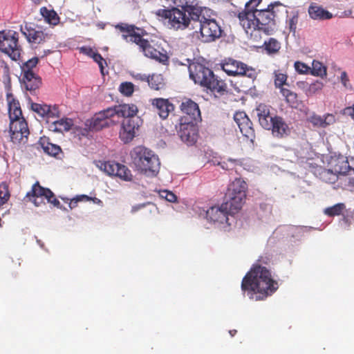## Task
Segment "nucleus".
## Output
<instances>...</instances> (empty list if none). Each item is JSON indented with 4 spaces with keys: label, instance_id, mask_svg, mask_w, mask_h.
<instances>
[{
    "label": "nucleus",
    "instance_id": "6e6d98bb",
    "mask_svg": "<svg viewBox=\"0 0 354 354\" xmlns=\"http://www.w3.org/2000/svg\"><path fill=\"white\" fill-rule=\"evenodd\" d=\"M347 110L349 111V114L351 116L352 119L354 120V106L353 108H348Z\"/></svg>",
    "mask_w": 354,
    "mask_h": 354
},
{
    "label": "nucleus",
    "instance_id": "6e6552de",
    "mask_svg": "<svg viewBox=\"0 0 354 354\" xmlns=\"http://www.w3.org/2000/svg\"><path fill=\"white\" fill-rule=\"evenodd\" d=\"M156 15L162 20L166 21L167 26L176 30H183L189 29L193 30L194 23L196 19H193L191 15L180 10L178 7H172L169 9H159Z\"/></svg>",
    "mask_w": 354,
    "mask_h": 354
},
{
    "label": "nucleus",
    "instance_id": "aec40b11",
    "mask_svg": "<svg viewBox=\"0 0 354 354\" xmlns=\"http://www.w3.org/2000/svg\"><path fill=\"white\" fill-rule=\"evenodd\" d=\"M136 125L133 119H125L122 122L119 138L124 144L131 142L136 136Z\"/></svg>",
    "mask_w": 354,
    "mask_h": 354
},
{
    "label": "nucleus",
    "instance_id": "ddd939ff",
    "mask_svg": "<svg viewBox=\"0 0 354 354\" xmlns=\"http://www.w3.org/2000/svg\"><path fill=\"white\" fill-rule=\"evenodd\" d=\"M29 130L24 118L10 120V136L15 144L25 143L27 141Z\"/></svg>",
    "mask_w": 354,
    "mask_h": 354
},
{
    "label": "nucleus",
    "instance_id": "a878e982",
    "mask_svg": "<svg viewBox=\"0 0 354 354\" xmlns=\"http://www.w3.org/2000/svg\"><path fill=\"white\" fill-rule=\"evenodd\" d=\"M308 120L315 127L326 128L335 122V117L330 113H327L323 117L313 114Z\"/></svg>",
    "mask_w": 354,
    "mask_h": 354
},
{
    "label": "nucleus",
    "instance_id": "2f4dec72",
    "mask_svg": "<svg viewBox=\"0 0 354 354\" xmlns=\"http://www.w3.org/2000/svg\"><path fill=\"white\" fill-rule=\"evenodd\" d=\"M280 93L283 97L286 102L292 109H298L301 104V100H299L297 94L288 88H281Z\"/></svg>",
    "mask_w": 354,
    "mask_h": 354
},
{
    "label": "nucleus",
    "instance_id": "2eb2a0df",
    "mask_svg": "<svg viewBox=\"0 0 354 354\" xmlns=\"http://www.w3.org/2000/svg\"><path fill=\"white\" fill-rule=\"evenodd\" d=\"M328 165L330 168L327 170V173H333L335 175H346L353 169L347 158L342 155L332 156Z\"/></svg>",
    "mask_w": 354,
    "mask_h": 354
},
{
    "label": "nucleus",
    "instance_id": "a211bd4d",
    "mask_svg": "<svg viewBox=\"0 0 354 354\" xmlns=\"http://www.w3.org/2000/svg\"><path fill=\"white\" fill-rule=\"evenodd\" d=\"M111 122V110L109 108L96 113L94 117L87 121L86 126L95 131L102 129L107 127Z\"/></svg>",
    "mask_w": 354,
    "mask_h": 354
},
{
    "label": "nucleus",
    "instance_id": "423d86ee",
    "mask_svg": "<svg viewBox=\"0 0 354 354\" xmlns=\"http://www.w3.org/2000/svg\"><path fill=\"white\" fill-rule=\"evenodd\" d=\"M190 78L214 95H223L227 92V85L224 80L216 76L214 72L205 65L193 62L189 66Z\"/></svg>",
    "mask_w": 354,
    "mask_h": 354
},
{
    "label": "nucleus",
    "instance_id": "5fc2aeb1",
    "mask_svg": "<svg viewBox=\"0 0 354 354\" xmlns=\"http://www.w3.org/2000/svg\"><path fill=\"white\" fill-rule=\"evenodd\" d=\"M228 161L234 163L235 165H241V164H242L241 160L229 158Z\"/></svg>",
    "mask_w": 354,
    "mask_h": 354
},
{
    "label": "nucleus",
    "instance_id": "7c9ffc66",
    "mask_svg": "<svg viewBox=\"0 0 354 354\" xmlns=\"http://www.w3.org/2000/svg\"><path fill=\"white\" fill-rule=\"evenodd\" d=\"M115 175L125 181H131L133 178L131 170L126 166L120 163H112V176Z\"/></svg>",
    "mask_w": 354,
    "mask_h": 354
},
{
    "label": "nucleus",
    "instance_id": "dca6fc26",
    "mask_svg": "<svg viewBox=\"0 0 354 354\" xmlns=\"http://www.w3.org/2000/svg\"><path fill=\"white\" fill-rule=\"evenodd\" d=\"M31 109L39 116L46 120L55 119L59 117V111L56 106H49L46 104H38L31 102Z\"/></svg>",
    "mask_w": 354,
    "mask_h": 354
},
{
    "label": "nucleus",
    "instance_id": "72a5a7b5",
    "mask_svg": "<svg viewBox=\"0 0 354 354\" xmlns=\"http://www.w3.org/2000/svg\"><path fill=\"white\" fill-rule=\"evenodd\" d=\"M142 80H146L149 86L156 91L162 89L165 86L163 77L160 74H153L151 76L145 77Z\"/></svg>",
    "mask_w": 354,
    "mask_h": 354
},
{
    "label": "nucleus",
    "instance_id": "864d4df0",
    "mask_svg": "<svg viewBox=\"0 0 354 354\" xmlns=\"http://www.w3.org/2000/svg\"><path fill=\"white\" fill-rule=\"evenodd\" d=\"M297 21V19L294 17L290 20L289 24H290V28L291 30H295Z\"/></svg>",
    "mask_w": 354,
    "mask_h": 354
},
{
    "label": "nucleus",
    "instance_id": "a19ab883",
    "mask_svg": "<svg viewBox=\"0 0 354 354\" xmlns=\"http://www.w3.org/2000/svg\"><path fill=\"white\" fill-rule=\"evenodd\" d=\"M45 39V34L41 30H31L28 35V39L29 41L39 44Z\"/></svg>",
    "mask_w": 354,
    "mask_h": 354
},
{
    "label": "nucleus",
    "instance_id": "f3484780",
    "mask_svg": "<svg viewBox=\"0 0 354 354\" xmlns=\"http://www.w3.org/2000/svg\"><path fill=\"white\" fill-rule=\"evenodd\" d=\"M180 109L183 113L185 115L183 117H187V120L197 122L201 120L198 105L191 99H186L183 101L180 106Z\"/></svg>",
    "mask_w": 354,
    "mask_h": 354
},
{
    "label": "nucleus",
    "instance_id": "473e14b6",
    "mask_svg": "<svg viewBox=\"0 0 354 354\" xmlns=\"http://www.w3.org/2000/svg\"><path fill=\"white\" fill-rule=\"evenodd\" d=\"M39 145L45 153L52 156H57L61 151L59 146L50 142L48 139L45 137L40 138Z\"/></svg>",
    "mask_w": 354,
    "mask_h": 354
},
{
    "label": "nucleus",
    "instance_id": "4be33fe9",
    "mask_svg": "<svg viewBox=\"0 0 354 354\" xmlns=\"http://www.w3.org/2000/svg\"><path fill=\"white\" fill-rule=\"evenodd\" d=\"M47 124L50 131L57 133H63L71 129L73 126V121L71 118H62L58 120L49 119Z\"/></svg>",
    "mask_w": 354,
    "mask_h": 354
},
{
    "label": "nucleus",
    "instance_id": "3c124183",
    "mask_svg": "<svg viewBox=\"0 0 354 354\" xmlns=\"http://www.w3.org/2000/svg\"><path fill=\"white\" fill-rule=\"evenodd\" d=\"M77 198H78V197H77V196H76L75 197H74L73 198H72V199L70 201L68 205H69V207H70L71 209H73V208L76 207H77V203H78L79 202H80V201H79V199H77Z\"/></svg>",
    "mask_w": 354,
    "mask_h": 354
},
{
    "label": "nucleus",
    "instance_id": "cd10ccee",
    "mask_svg": "<svg viewBox=\"0 0 354 354\" xmlns=\"http://www.w3.org/2000/svg\"><path fill=\"white\" fill-rule=\"evenodd\" d=\"M79 50L81 53L93 58L98 64L102 75H105L104 64L106 65V62L94 48L85 46L79 48Z\"/></svg>",
    "mask_w": 354,
    "mask_h": 354
},
{
    "label": "nucleus",
    "instance_id": "f257e3e1",
    "mask_svg": "<svg viewBox=\"0 0 354 354\" xmlns=\"http://www.w3.org/2000/svg\"><path fill=\"white\" fill-rule=\"evenodd\" d=\"M269 262L268 257H261L243 277L241 290L248 292L250 299L263 300L278 289V282L272 278L270 270L263 266Z\"/></svg>",
    "mask_w": 354,
    "mask_h": 354
},
{
    "label": "nucleus",
    "instance_id": "37998d69",
    "mask_svg": "<svg viewBox=\"0 0 354 354\" xmlns=\"http://www.w3.org/2000/svg\"><path fill=\"white\" fill-rule=\"evenodd\" d=\"M324 87V84L321 81H315L310 84L306 91L308 95H312L320 91Z\"/></svg>",
    "mask_w": 354,
    "mask_h": 354
},
{
    "label": "nucleus",
    "instance_id": "20e7f679",
    "mask_svg": "<svg viewBox=\"0 0 354 354\" xmlns=\"http://www.w3.org/2000/svg\"><path fill=\"white\" fill-rule=\"evenodd\" d=\"M116 30L121 33L122 37L127 42L136 44L145 56L166 65L169 62V56L163 48H156L145 36L148 35L144 28L133 24L120 23L115 26Z\"/></svg>",
    "mask_w": 354,
    "mask_h": 354
},
{
    "label": "nucleus",
    "instance_id": "13d9d810",
    "mask_svg": "<svg viewBox=\"0 0 354 354\" xmlns=\"http://www.w3.org/2000/svg\"><path fill=\"white\" fill-rule=\"evenodd\" d=\"M236 333H237L236 330H230L229 331V333L230 334V335L232 337H234L236 334Z\"/></svg>",
    "mask_w": 354,
    "mask_h": 354
},
{
    "label": "nucleus",
    "instance_id": "de8ad7c7",
    "mask_svg": "<svg viewBox=\"0 0 354 354\" xmlns=\"http://www.w3.org/2000/svg\"><path fill=\"white\" fill-rule=\"evenodd\" d=\"M160 195L162 198H165L169 202L174 203L177 200V196L176 194L168 190L161 191Z\"/></svg>",
    "mask_w": 354,
    "mask_h": 354
},
{
    "label": "nucleus",
    "instance_id": "9b49d317",
    "mask_svg": "<svg viewBox=\"0 0 354 354\" xmlns=\"http://www.w3.org/2000/svg\"><path fill=\"white\" fill-rule=\"evenodd\" d=\"M179 121L177 132L180 139L189 145H194L198 136L197 122H192L187 117H181Z\"/></svg>",
    "mask_w": 354,
    "mask_h": 354
},
{
    "label": "nucleus",
    "instance_id": "ea45409f",
    "mask_svg": "<svg viewBox=\"0 0 354 354\" xmlns=\"http://www.w3.org/2000/svg\"><path fill=\"white\" fill-rule=\"evenodd\" d=\"M118 91L122 95L131 97L134 92V84L130 82H122L118 87Z\"/></svg>",
    "mask_w": 354,
    "mask_h": 354
},
{
    "label": "nucleus",
    "instance_id": "4d7b16f0",
    "mask_svg": "<svg viewBox=\"0 0 354 354\" xmlns=\"http://www.w3.org/2000/svg\"><path fill=\"white\" fill-rule=\"evenodd\" d=\"M91 201L95 204H98V205L102 204V201L97 198H92Z\"/></svg>",
    "mask_w": 354,
    "mask_h": 354
},
{
    "label": "nucleus",
    "instance_id": "1a4fd4ad",
    "mask_svg": "<svg viewBox=\"0 0 354 354\" xmlns=\"http://www.w3.org/2000/svg\"><path fill=\"white\" fill-rule=\"evenodd\" d=\"M221 66L222 70L229 76L246 77L254 80L258 75L254 68L232 57L225 58L221 62Z\"/></svg>",
    "mask_w": 354,
    "mask_h": 354
},
{
    "label": "nucleus",
    "instance_id": "79ce46f5",
    "mask_svg": "<svg viewBox=\"0 0 354 354\" xmlns=\"http://www.w3.org/2000/svg\"><path fill=\"white\" fill-rule=\"evenodd\" d=\"M38 58L37 57H33L32 59H30L27 62L23 64L21 66V71L22 74L25 73H35L33 71V68L36 66V65L38 63Z\"/></svg>",
    "mask_w": 354,
    "mask_h": 354
},
{
    "label": "nucleus",
    "instance_id": "603ef678",
    "mask_svg": "<svg viewBox=\"0 0 354 354\" xmlns=\"http://www.w3.org/2000/svg\"><path fill=\"white\" fill-rule=\"evenodd\" d=\"M79 201L80 202L82 201H91L92 198L87 196V195H84V194H82V195H78L77 196Z\"/></svg>",
    "mask_w": 354,
    "mask_h": 354
},
{
    "label": "nucleus",
    "instance_id": "e2e57ef3",
    "mask_svg": "<svg viewBox=\"0 0 354 354\" xmlns=\"http://www.w3.org/2000/svg\"><path fill=\"white\" fill-rule=\"evenodd\" d=\"M37 242H38V243L40 245V246H41V247H42V246H43V245L40 243V241H38Z\"/></svg>",
    "mask_w": 354,
    "mask_h": 354
},
{
    "label": "nucleus",
    "instance_id": "680f3d73",
    "mask_svg": "<svg viewBox=\"0 0 354 354\" xmlns=\"http://www.w3.org/2000/svg\"><path fill=\"white\" fill-rule=\"evenodd\" d=\"M225 164V162H223V165H222V168L225 169V167H224V165Z\"/></svg>",
    "mask_w": 354,
    "mask_h": 354
},
{
    "label": "nucleus",
    "instance_id": "c85d7f7f",
    "mask_svg": "<svg viewBox=\"0 0 354 354\" xmlns=\"http://www.w3.org/2000/svg\"><path fill=\"white\" fill-rule=\"evenodd\" d=\"M308 14L315 20H325L331 19L332 13L317 4H311L308 8Z\"/></svg>",
    "mask_w": 354,
    "mask_h": 354
},
{
    "label": "nucleus",
    "instance_id": "7ed1b4c3",
    "mask_svg": "<svg viewBox=\"0 0 354 354\" xmlns=\"http://www.w3.org/2000/svg\"><path fill=\"white\" fill-rule=\"evenodd\" d=\"M248 191L247 183L241 178H236L227 187L224 202L218 206H213L206 212V218L213 223H228V216L238 213L243 207Z\"/></svg>",
    "mask_w": 354,
    "mask_h": 354
},
{
    "label": "nucleus",
    "instance_id": "f03ea898",
    "mask_svg": "<svg viewBox=\"0 0 354 354\" xmlns=\"http://www.w3.org/2000/svg\"><path fill=\"white\" fill-rule=\"evenodd\" d=\"M284 11L283 5L276 1L269 4L266 9L254 12H240L237 17L247 35L252 37L257 31L268 35H272L276 29L277 21Z\"/></svg>",
    "mask_w": 354,
    "mask_h": 354
},
{
    "label": "nucleus",
    "instance_id": "58836bf2",
    "mask_svg": "<svg viewBox=\"0 0 354 354\" xmlns=\"http://www.w3.org/2000/svg\"><path fill=\"white\" fill-rule=\"evenodd\" d=\"M274 85L276 88H278L281 91V88H286L285 86H288L287 83L288 76L285 73H281L279 71H275L274 72Z\"/></svg>",
    "mask_w": 354,
    "mask_h": 354
},
{
    "label": "nucleus",
    "instance_id": "393cba45",
    "mask_svg": "<svg viewBox=\"0 0 354 354\" xmlns=\"http://www.w3.org/2000/svg\"><path fill=\"white\" fill-rule=\"evenodd\" d=\"M138 111V107L133 104H122L112 108V111H113L115 115L127 119H133L137 114Z\"/></svg>",
    "mask_w": 354,
    "mask_h": 354
},
{
    "label": "nucleus",
    "instance_id": "09e8293b",
    "mask_svg": "<svg viewBox=\"0 0 354 354\" xmlns=\"http://www.w3.org/2000/svg\"><path fill=\"white\" fill-rule=\"evenodd\" d=\"M339 79L344 88L350 90L352 89V85L350 83L348 74L346 71H342L341 73Z\"/></svg>",
    "mask_w": 354,
    "mask_h": 354
},
{
    "label": "nucleus",
    "instance_id": "a18cd8bd",
    "mask_svg": "<svg viewBox=\"0 0 354 354\" xmlns=\"http://www.w3.org/2000/svg\"><path fill=\"white\" fill-rule=\"evenodd\" d=\"M261 0H250L245 3V9L242 12H254L259 10L256 8L259 5Z\"/></svg>",
    "mask_w": 354,
    "mask_h": 354
},
{
    "label": "nucleus",
    "instance_id": "bf43d9fd",
    "mask_svg": "<svg viewBox=\"0 0 354 354\" xmlns=\"http://www.w3.org/2000/svg\"><path fill=\"white\" fill-rule=\"evenodd\" d=\"M348 184L354 187V178H350L348 180Z\"/></svg>",
    "mask_w": 354,
    "mask_h": 354
},
{
    "label": "nucleus",
    "instance_id": "49530a36",
    "mask_svg": "<svg viewBox=\"0 0 354 354\" xmlns=\"http://www.w3.org/2000/svg\"><path fill=\"white\" fill-rule=\"evenodd\" d=\"M95 165L108 176H111V163L109 162L96 161Z\"/></svg>",
    "mask_w": 354,
    "mask_h": 354
},
{
    "label": "nucleus",
    "instance_id": "6ab92c4d",
    "mask_svg": "<svg viewBox=\"0 0 354 354\" xmlns=\"http://www.w3.org/2000/svg\"><path fill=\"white\" fill-rule=\"evenodd\" d=\"M178 3L180 10L191 15L192 19H198L199 16L208 9L198 6L196 0H178Z\"/></svg>",
    "mask_w": 354,
    "mask_h": 354
},
{
    "label": "nucleus",
    "instance_id": "f8f14e48",
    "mask_svg": "<svg viewBox=\"0 0 354 354\" xmlns=\"http://www.w3.org/2000/svg\"><path fill=\"white\" fill-rule=\"evenodd\" d=\"M35 206H40L45 203V200L57 207H59L60 203L54 196L53 193L49 189L41 187L39 183H35L32 188L31 193L26 195Z\"/></svg>",
    "mask_w": 354,
    "mask_h": 354
},
{
    "label": "nucleus",
    "instance_id": "c03bdc74",
    "mask_svg": "<svg viewBox=\"0 0 354 354\" xmlns=\"http://www.w3.org/2000/svg\"><path fill=\"white\" fill-rule=\"evenodd\" d=\"M294 66L296 71L299 74H307L310 70V68L308 66L299 61L295 62Z\"/></svg>",
    "mask_w": 354,
    "mask_h": 354
},
{
    "label": "nucleus",
    "instance_id": "4c0bfd02",
    "mask_svg": "<svg viewBox=\"0 0 354 354\" xmlns=\"http://www.w3.org/2000/svg\"><path fill=\"white\" fill-rule=\"evenodd\" d=\"M311 74L315 76L326 77V67L324 64L317 60H313L312 63V68H310Z\"/></svg>",
    "mask_w": 354,
    "mask_h": 354
},
{
    "label": "nucleus",
    "instance_id": "9d476101",
    "mask_svg": "<svg viewBox=\"0 0 354 354\" xmlns=\"http://www.w3.org/2000/svg\"><path fill=\"white\" fill-rule=\"evenodd\" d=\"M18 33L14 30L0 31V50L8 55L12 60H17L21 49L17 44Z\"/></svg>",
    "mask_w": 354,
    "mask_h": 354
},
{
    "label": "nucleus",
    "instance_id": "0eeeda50",
    "mask_svg": "<svg viewBox=\"0 0 354 354\" xmlns=\"http://www.w3.org/2000/svg\"><path fill=\"white\" fill-rule=\"evenodd\" d=\"M207 9L196 19L192 32L189 34L191 41L197 43L201 41L209 43L215 41L221 36L222 29L216 21L211 18Z\"/></svg>",
    "mask_w": 354,
    "mask_h": 354
},
{
    "label": "nucleus",
    "instance_id": "bb28decb",
    "mask_svg": "<svg viewBox=\"0 0 354 354\" xmlns=\"http://www.w3.org/2000/svg\"><path fill=\"white\" fill-rule=\"evenodd\" d=\"M7 102L10 120L23 118L19 102L14 98L12 94H7Z\"/></svg>",
    "mask_w": 354,
    "mask_h": 354
},
{
    "label": "nucleus",
    "instance_id": "5701e85b",
    "mask_svg": "<svg viewBox=\"0 0 354 354\" xmlns=\"http://www.w3.org/2000/svg\"><path fill=\"white\" fill-rule=\"evenodd\" d=\"M256 111L260 125L263 129L270 130L274 118L270 115V106L261 103L257 106Z\"/></svg>",
    "mask_w": 354,
    "mask_h": 354
},
{
    "label": "nucleus",
    "instance_id": "8fccbe9b",
    "mask_svg": "<svg viewBox=\"0 0 354 354\" xmlns=\"http://www.w3.org/2000/svg\"><path fill=\"white\" fill-rule=\"evenodd\" d=\"M352 217H349L348 216L343 215V217L341 219L342 224L344 225L345 228L348 229L352 223Z\"/></svg>",
    "mask_w": 354,
    "mask_h": 354
},
{
    "label": "nucleus",
    "instance_id": "b1692460",
    "mask_svg": "<svg viewBox=\"0 0 354 354\" xmlns=\"http://www.w3.org/2000/svg\"><path fill=\"white\" fill-rule=\"evenodd\" d=\"M152 105L156 109L158 114L162 119H166L169 113L174 109V105L168 100L163 98L153 100Z\"/></svg>",
    "mask_w": 354,
    "mask_h": 354
},
{
    "label": "nucleus",
    "instance_id": "4468645a",
    "mask_svg": "<svg viewBox=\"0 0 354 354\" xmlns=\"http://www.w3.org/2000/svg\"><path fill=\"white\" fill-rule=\"evenodd\" d=\"M234 120L238 125L242 135L251 142L255 138L254 129L252 122L250 121L245 112H236L234 115Z\"/></svg>",
    "mask_w": 354,
    "mask_h": 354
},
{
    "label": "nucleus",
    "instance_id": "c756f323",
    "mask_svg": "<svg viewBox=\"0 0 354 354\" xmlns=\"http://www.w3.org/2000/svg\"><path fill=\"white\" fill-rule=\"evenodd\" d=\"M21 82L26 89L30 91H35L41 84L40 79L35 73L22 74Z\"/></svg>",
    "mask_w": 354,
    "mask_h": 354
},
{
    "label": "nucleus",
    "instance_id": "052dcab7",
    "mask_svg": "<svg viewBox=\"0 0 354 354\" xmlns=\"http://www.w3.org/2000/svg\"><path fill=\"white\" fill-rule=\"evenodd\" d=\"M97 26H98L99 27H100L101 28H104V24H97Z\"/></svg>",
    "mask_w": 354,
    "mask_h": 354
},
{
    "label": "nucleus",
    "instance_id": "39448f33",
    "mask_svg": "<svg viewBox=\"0 0 354 354\" xmlns=\"http://www.w3.org/2000/svg\"><path fill=\"white\" fill-rule=\"evenodd\" d=\"M130 164L138 173L156 176L160 170V159L152 150L143 146L134 147L129 151Z\"/></svg>",
    "mask_w": 354,
    "mask_h": 354
},
{
    "label": "nucleus",
    "instance_id": "c9c22d12",
    "mask_svg": "<svg viewBox=\"0 0 354 354\" xmlns=\"http://www.w3.org/2000/svg\"><path fill=\"white\" fill-rule=\"evenodd\" d=\"M346 209V205L344 203H337L331 207H326L324 209V213L325 215L333 217L335 216L343 215V212Z\"/></svg>",
    "mask_w": 354,
    "mask_h": 354
},
{
    "label": "nucleus",
    "instance_id": "f704fd0d",
    "mask_svg": "<svg viewBox=\"0 0 354 354\" xmlns=\"http://www.w3.org/2000/svg\"><path fill=\"white\" fill-rule=\"evenodd\" d=\"M40 13L48 24L55 26L59 23V18L53 10L42 7Z\"/></svg>",
    "mask_w": 354,
    "mask_h": 354
},
{
    "label": "nucleus",
    "instance_id": "e433bc0d",
    "mask_svg": "<svg viewBox=\"0 0 354 354\" xmlns=\"http://www.w3.org/2000/svg\"><path fill=\"white\" fill-rule=\"evenodd\" d=\"M265 50L268 54L277 53L281 48L280 42L274 38H270L263 44Z\"/></svg>",
    "mask_w": 354,
    "mask_h": 354
},
{
    "label": "nucleus",
    "instance_id": "412c9836",
    "mask_svg": "<svg viewBox=\"0 0 354 354\" xmlns=\"http://www.w3.org/2000/svg\"><path fill=\"white\" fill-rule=\"evenodd\" d=\"M270 130H272L274 136L277 138H283L287 136L290 132V128L283 118L275 115L274 116Z\"/></svg>",
    "mask_w": 354,
    "mask_h": 354
}]
</instances>
